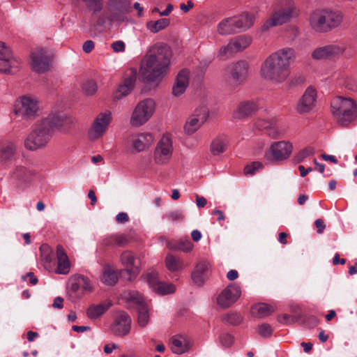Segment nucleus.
<instances>
[{
  "instance_id": "obj_1",
  "label": "nucleus",
  "mask_w": 357,
  "mask_h": 357,
  "mask_svg": "<svg viewBox=\"0 0 357 357\" xmlns=\"http://www.w3.org/2000/svg\"><path fill=\"white\" fill-rule=\"evenodd\" d=\"M296 59V50L289 47L280 48L271 53L262 62L261 77L273 84L284 82L291 73V64Z\"/></svg>"
},
{
  "instance_id": "obj_2",
  "label": "nucleus",
  "mask_w": 357,
  "mask_h": 357,
  "mask_svg": "<svg viewBox=\"0 0 357 357\" xmlns=\"http://www.w3.org/2000/svg\"><path fill=\"white\" fill-rule=\"evenodd\" d=\"M172 56L168 45L157 43L151 46L141 63L139 73L143 79L147 82L160 81L169 70Z\"/></svg>"
},
{
  "instance_id": "obj_3",
  "label": "nucleus",
  "mask_w": 357,
  "mask_h": 357,
  "mask_svg": "<svg viewBox=\"0 0 357 357\" xmlns=\"http://www.w3.org/2000/svg\"><path fill=\"white\" fill-rule=\"evenodd\" d=\"M300 10L294 0H277L275 10L261 26L262 31L271 27L282 25L298 16Z\"/></svg>"
},
{
  "instance_id": "obj_4",
  "label": "nucleus",
  "mask_w": 357,
  "mask_h": 357,
  "mask_svg": "<svg viewBox=\"0 0 357 357\" xmlns=\"http://www.w3.org/2000/svg\"><path fill=\"white\" fill-rule=\"evenodd\" d=\"M331 113L338 125L345 127L357 116V104L351 98L336 96L331 102Z\"/></svg>"
},
{
  "instance_id": "obj_5",
  "label": "nucleus",
  "mask_w": 357,
  "mask_h": 357,
  "mask_svg": "<svg viewBox=\"0 0 357 357\" xmlns=\"http://www.w3.org/2000/svg\"><path fill=\"white\" fill-rule=\"evenodd\" d=\"M46 120L38 121L33 130L24 141V146L29 151H36L45 148L53 136V130Z\"/></svg>"
},
{
  "instance_id": "obj_6",
  "label": "nucleus",
  "mask_w": 357,
  "mask_h": 357,
  "mask_svg": "<svg viewBox=\"0 0 357 357\" xmlns=\"http://www.w3.org/2000/svg\"><path fill=\"white\" fill-rule=\"evenodd\" d=\"M174 147L169 134H164L158 141L153 152V162L157 166H166L172 159Z\"/></svg>"
},
{
  "instance_id": "obj_7",
  "label": "nucleus",
  "mask_w": 357,
  "mask_h": 357,
  "mask_svg": "<svg viewBox=\"0 0 357 357\" xmlns=\"http://www.w3.org/2000/svg\"><path fill=\"white\" fill-rule=\"evenodd\" d=\"M40 110L38 99L31 95L20 97L15 102L13 113L16 116L23 119H34Z\"/></svg>"
},
{
  "instance_id": "obj_8",
  "label": "nucleus",
  "mask_w": 357,
  "mask_h": 357,
  "mask_svg": "<svg viewBox=\"0 0 357 357\" xmlns=\"http://www.w3.org/2000/svg\"><path fill=\"white\" fill-rule=\"evenodd\" d=\"M155 110V103L153 99L146 98L139 102L132 111L130 123L134 127L144 125L153 116Z\"/></svg>"
},
{
  "instance_id": "obj_9",
  "label": "nucleus",
  "mask_w": 357,
  "mask_h": 357,
  "mask_svg": "<svg viewBox=\"0 0 357 357\" xmlns=\"http://www.w3.org/2000/svg\"><path fill=\"white\" fill-rule=\"evenodd\" d=\"M292 151L293 144L290 142H274L266 151L264 158L269 162H281L287 160Z\"/></svg>"
},
{
  "instance_id": "obj_10",
  "label": "nucleus",
  "mask_w": 357,
  "mask_h": 357,
  "mask_svg": "<svg viewBox=\"0 0 357 357\" xmlns=\"http://www.w3.org/2000/svg\"><path fill=\"white\" fill-rule=\"evenodd\" d=\"M111 120L112 113L109 111L98 114L88 130L89 138L96 140L102 137L105 134Z\"/></svg>"
},
{
  "instance_id": "obj_11",
  "label": "nucleus",
  "mask_w": 357,
  "mask_h": 357,
  "mask_svg": "<svg viewBox=\"0 0 357 357\" xmlns=\"http://www.w3.org/2000/svg\"><path fill=\"white\" fill-rule=\"evenodd\" d=\"M208 116L209 110L206 106H201L195 109L184 126L185 132L188 135L195 133L206 121Z\"/></svg>"
},
{
  "instance_id": "obj_12",
  "label": "nucleus",
  "mask_w": 357,
  "mask_h": 357,
  "mask_svg": "<svg viewBox=\"0 0 357 357\" xmlns=\"http://www.w3.org/2000/svg\"><path fill=\"white\" fill-rule=\"evenodd\" d=\"M252 42L250 36L242 35L232 38L229 43L220 47L218 56L225 59L228 55L241 52L246 49Z\"/></svg>"
},
{
  "instance_id": "obj_13",
  "label": "nucleus",
  "mask_w": 357,
  "mask_h": 357,
  "mask_svg": "<svg viewBox=\"0 0 357 357\" xmlns=\"http://www.w3.org/2000/svg\"><path fill=\"white\" fill-rule=\"evenodd\" d=\"M248 65L239 61L229 65L225 70V76L231 84L236 86L243 83L247 77Z\"/></svg>"
},
{
  "instance_id": "obj_14",
  "label": "nucleus",
  "mask_w": 357,
  "mask_h": 357,
  "mask_svg": "<svg viewBox=\"0 0 357 357\" xmlns=\"http://www.w3.org/2000/svg\"><path fill=\"white\" fill-rule=\"evenodd\" d=\"M142 278L158 294H167L175 291L174 285L159 281L158 273L154 271L144 273Z\"/></svg>"
},
{
  "instance_id": "obj_15",
  "label": "nucleus",
  "mask_w": 357,
  "mask_h": 357,
  "mask_svg": "<svg viewBox=\"0 0 357 357\" xmlns=\"http://www.w3.org/2000/svg\"><path fill=\"white\" fill-rule=\"evenodd\" d=\"M240 287L236 284H229L217 298L218 305L222 308H227L233 305L241 296Z\"/></svg>"
},
{
  "instance_id": "obj_16",
  "label": "nucleus",
  "mask_w": 357,
  "mask_h": 357,
  "mask_svg": "<svg viewBox=\"0 0 357 357\" xmlns=\"http://www.w3.org/2000/svg\"><path fill=\"white\" fill-rule=\"evenodd\" d=\"M19 64L10 48L0 41V73H9L13 68H18Z\"/></svg>"
},
{
  "instance_id": "obj_17",
  "label": "nucleus",
  "mask_w": 357,
  "mask_h": 357,
  "mask_svg": "<svg viewBox=\"0 0 357 357\" xmlns=\"http://www.w3.org/2000/svg\"><path fill=\"white\" fill-rule=\"evenodd\" d=\"M120 261L129 275V280L136 278L140 272V261L134 253L128 250L123 252L120 256Z\"/></svg>"
},
{
  "instance_id": "obj_18",
  "label": "nucleus",
  "mask_w": 357,
  "mask_h": 357,
  "mask_svg": "<svg viewBox=\"0 0 357 357\" xmlns=\"http://www.w3.org/2000/svg\"><path fill=\"white\" fill-rule=\"evenodd\" d=\"M131 329V319L125 312L116 313L112 326V333L119 337L127 335Z\"/></svg>"
},
{
  "instance_id": "obj_19",
  "label": "nucleus",
  "mask_w": 357,
  "mask_h": 357,
  "mask_svg": "<svg viewBox=\"0 0 357 357\" xmlns=\"http://www.w3.org/2000/svg\"><path fill=\"white\" fill-rule=\"evenodd\" d=\"M137 79V71L135 69H130L124 75L122 83H121L114 93V99L119 100L128 95L133 89Z\"/></svg>"
},
{
  "instance_id": "obj_20",
  "label": "nucleus",
  "mask_w": 357,
  "mask_h": 357,
  "mask_svg": "<svg viewBox=\"0 0 357 357\" xmlns=\"http://www.w3.org/2000/svg\"><path fill=\"white\" fill-rule=\"evenodd\" d=\"M108 10L110 12L109 19L112 21H123L124 15L130 11V4L126 1L109 0Z\"/></svg>"
},
{
  "instance_id": "obj_21",
  "label": "nucleus",
  "mask_w": 357,
  "mask_h": 357,
  "mask_svg": "<svg viewBox=\"0 0 357 357\" xmlns=\"http://www.w3.org/2000/svg\"><path fill=\"white\" fill-rule=\"evenodd\" d=\"M51 58L46 50L40 49L31 54V68L37 73H44L50 67Z\"/></svg>"
},
{
  "instance_id": "obj_22",
  "label": "nucleus",
  "mask_w": 357,
  "mask_h": 357,
  "mask_svg": "<svg viewBox=\"0 0 357 357\" xmlns=\"http://www.w3.org/2000/svg\"><path fill=\"white\" fill-rule=\"evenodd\" d=\"M317 96L316 89L312 86H308L298 102L297 111L301 114L310 112L315 106Z\"/></svg>"
},
{
  "instance_id": "obj_23",
  "label": "nucleus",
  "mask_w": 357,
  "mask_h": 357,
  "mask_svg": "<svg viewBox=\"0 0 357 357\" xmlns=\"http://www.w3.org/2000/svg\"><path fill=\"white\" fill-rule=\"evenodd\" d=\"M259 109L257 101L245 100L241 102L232 112L234 119H244L254 114Z\"/></svg>"
},
{
  "instance_id": "obj_24",
  "label": "nucleus",
  "mask_w": 357,
  "mask_h": 357,
  "mask_svg": "<svg viewBox=\"0 0 357 357\" xmlns=\"http://www.w3.org/2000/svg\"><path fill=\"white\" fill-rule=\"evenodd\" d=\"M42 120H46L49 123L50 128L53 130L54 128L65 130L73 123L72 118L62 112L51 113Z\"/></svg>"
},
{
  "instance_id": "obj_25",
  "label": "nucleus",
  "mask_w": 357,
  "mask_h": 357,
  "mask_svg": "<svg viewBox=\"0 0 357 357\" xmlns=\"http://www.w3.org/2000/svg\"><path fill=\"white\" fill-rule=\"evenodd\" d=\"M17 146L13 141H2L0 142V164L5 165L10 162L17 155Z\"/></svg>"
},
{
  "instance_id": "obj_26",
  "label": "nucleus",
  "mask_w": 357,
  "mask_h": 357,
  "mask_svg": "<svg viewBox=\"0 0 357 357\" xmlns=\"http://www.w3.org/2000/svg\"><path fill=\"white\" fill-rule=\"evenodd\" d=\"M153 141L154 137L151 132L138 133L132 137V146L135 151L141 152L148 149Z\"/></svg>"
},
{
  "instance_id": "obj_27",
  "label": "nucleus",
  "mask_w": 357,
  "mask_h": 357,
  "mask_svg": "<svg viewBox=\"0 0 357 357\" xmlns=\"http://www.w3.org/2000/svg\"><path fill=\"white\" fill-rule=\"evenodd\" d=\"M56 261L57 266L55 272L58 274H68L70 269V262L66 252L61 245L56 246Z\"/></svg>"
},
{
  "instance_id": "obj_28",
  "label": "nucleus",
  "mask_w": 357,
  "mask_h": 357,
  "mask_svg": "<svg viewBox=\"0 0 357 357\" xmlns=\"http://www.w3.org/2000/svg\"><path fill=\"white\" fill-rule=\"evenodd\" d=\"M210 264L206 261L199 262L192 273V280L198 286L204 284L210 271Z\"/></svg>"
},
{
  "instance_id": "obj_29",
  "label": "nucleus",
  "mask_w": 357,
  "mask_h": 357,
  "mask_svg": "<svg viewBox=\"0 0 357 357\" xmlns=\"http://www.w3.org/2000/svg\"><path fill=\"white\" fill-rule=\"evenodd\" d=\"M324 9L313 11L309 17L310 27L316 32L326 33Z\"/></svg>"
},
{
  "instance_id": "obj_30",
  "label": "nucleus",
  "mask_w": 357,
  "mask_h": 357,
  "mask_svg": "<svg viewBox=\"0 0 357 357\" xmlns=\"http://www.w3.org/2000/svg\"><path fill=\"white\" fill-rule=\"evenodd\" d=\"M189 75L190 72L187 69H183L178 73L172 89L174 96H179L185 91L189 84Z\"/></svg>"
},
{
  "instance_id": "obj_31",
  "label": "nucleus",
  "mask_w": 357,
  "mask_h": 357,
  "mask_svg": "<svg viewBox=\"0 0 357 357\" xmlns=\"http://www.w3.org/2000/svg\"><path fill=\"white\" fill-rule=\"evenodd\" d=\"M324 14L325 16V24L327 32L341 24L343 19V15L341 12L324 9Z\"/></svg>"
},
{
  "instance_id": "obj_32",
  "label": "nucleus",
  "mask_w": 357,
  "mask_h": 357,
  "mask_svg": "<svg viewBox=\"0 0 357 357\" xmlns=\"http://www.w3.org/2000/svg\"><path fill=\"white\" fill-rule=\"evenodd\" d=\"M112 305V303L109 300L98 304L91 305L86 310V315L91 319H98L105 313Z\"/></svg>"
},
{
  "instance_id": "obj_33",
  "label": "nucleus",
  "mask_w": 357,
  "mask_h": 357,
  "mask_svg": "<svg viewBox=\"0 0 357 357\" xmlns=\"http://www.w3.org/2000/svg\"><path fill=\"white\" fill-rule=\"evenodd\" d=\"M36 172L24 167H17L12 173V178L17 180L19 183L24 184L30 183L34 178Z\"/></svg>"
},
{
  "instance_id": "obj_34",
  "label": "nucleus",
  "mask_w": 357,
  "mask_h": 357,
  "mask_svg": "<svg viewBox=\"0 0 357 357\" xmlns=\"http://www.w3.org/2000/svg\"><path fill=\"white\" fill-rule=\"evenodd\" d=\"M233 18L236 30L246 31L252 27L255 22L254 15L248 13H243L240 15L234 16Z\"/></svg>"
},
{
  "instance_id": "obj_35",
  "label": "nucleus",
  "mask_w": 357,
  "mask_h": 357,
  "mask_svg": "<svg viewBox=\"0 0 357 357\" xmlns=\"http://www.w3.org/2000/svg\"><path fill=\"white\" fill-rule=\"evenodd\" d=\"M229 145L228 138L225 135H218L211 142L210 151L213 155L223 153Z\"/></svg>"
},
{
  "instance_id": "obj_36",
  "label": "nucleus",
  "mask_w": 357,
  "mask_h": 357,
  "mask_svg": "<svg viewBox=\"0 0 357 357\" xmlns=\"http://www.w3.org/2000/svg\"><path fill=\"white\" fill-rule=\"evenodd\" d=\"M119 275L113 266L106 264L103 266L100 281L106 285H114L118 281Z\"/></svg>"
},
{
  "instance_id": "obj_37",
  "label": "nucleus",
  "mask_w": 357,
  "mask_h": 357,
  "mask_svg": "<svg viewBox=\"0 0 357 357\" xmlns=\"http://www.w3.org/2000/svg\"><path fill=\"white\" fill-rule=\"evenodd\" d=\"M40 261L46 269L51 268L54 261L53 249L47 244H43L40 247Z\"/></svg>"
},
{
  "instance_id": "obj_38",
  "label": "nucleus",
  "mask_w": 357,
  "mask_h": 357,
  "mask_svg": "<svg viewBox=\"0 0 357 357\" xmlns=\"http://www.w3.org/2000/svg\"><path fill=\"white\" fill-rule=\"evenodd\" d=\"M124 298L128 305L135 307L137 310L147 305L142 294L136 291H128L125 292Z\"/></svg>"
},
{
  "instance_id": "obj_39",
  "label": "nucleus",
  "mask_w": 357,
  "mask_h": 357,
  "mask_svg": "<svg viewBox=\"0 0 357 357\" xmlns=\"http://www.w3.org/2000/svg\"><path fill=\"white\" fill-rule=\"evenodd\" d=\"M189 347L188 341L185 337L176 335L171 340V350L176 354H181L185 352Z\"/></svg>"
},
{
  "instance_id": "obj_40",
  "label": "nucleus",
  "mask_w": 357,
  "mask_h": 357,
  "mask_svg": "<svg viewBox=\"0 0 357 357\" xmlns=\"http://www.w3.org/2000/svg\"><path fill=\"white\" fill-rule=\"evenodd\" d=\"M326 46L328 59L329 60L337 59L340 56H344L347 48V45L342 43L329 44L326 45Z\"/></svg>"
},
{
  "instance_id": "obj_41",
  "label": "nucleus",
  "mask_w": 357,
  "mask_h": 357,
  "mask_svg": "<svg viewBox=\"0 0 357 357\" xmlns=\"http://www.w3.org/2000/svg\"><path fill=\"white\" fill-rule=\"evenodd\" d=\"M275 308L273 305L259 303L252 307V314L258 317H266L271 314Z\"/></svg>"
},
{
  "instance_id": "obj_42",
  "label": "nucleus",
  "mask_w": 357,
  "mask_h": 357,
  "mask_svg": "<svg viewBox=\"0 0 357 357\" xmlns=\"http://www.w3.org/2000/svg\"><path fill=\"white\" fill-rule=\"evenodd\" d=\"M233 17L222 20L218 26V32L221 35H229L236 31Z\"/></svg>"
},
{
  "instance_id": "obj_43",
  "label": "nucleus",
  "mask_w": 357,
  "mask_h": 357,
  "mask_svg": "<svg viewBox=\"0 0 357 357\" xmlns=\"http://www.w3.org/2000/svg\"><path fill=\"white\" fill-rule=\"evenodd\" d=\"M128 243V237L124 234H113L106 237L102 243L105 245H117L123 247Z\"/></svg>"
},
{
  "instance_id": "obj_44",
  "label": "nucleus",
  "mask_w": 357,
  "mask_h": 357,
  "mask_svg": "<svg viewBox=\"0 0 357 357\" xmlns=\"http://www.w3.org/2000/svg\"><path fill=\"white\" fill-rule=\"evenodd\" d=\"M165 265L167 268L170 271H178L181 270L183 266V261L175 256L169 254L165 259Z\"/></svg>"
},
{
  "instance_id": "obj_45",
  "label": "nucleus",
  "mask_w": 357,
  "mask_h": 357,
  "mask_svg": "<svg viewBox=\"0 0 357 357\" xmlns=\"http://www.w3.org/2000/svg\"><path fill=\"white\" fill-rule=\"evenodd\" d=\"M170 20L167 18H162L157 21L147 22L146 27L152 33H157L169 25Z\"/></svg>"
},
{
  "instance_id": "obj_46",
  "label": "nucleus",
  "mask_w": 357,
  "mask_h": 357,
  "mask_svg": "<svg viewBox=\"0 0 357 357\" xmlns=\"http://www.w3.org/2000/svg\"><path fill=\"white\" fill-rule=\"evenodd\" d=\"M314 149L312 146H308L301 149L294 155V160L296 162L299 163L304 161L306 158L314 154Z\"/></svg>"
},
{
  "instance_id": "obj_47",
  "label": "nucleus",
  "mask_w": 357,
  "mask_h": 357,
  "mask_svg": "<svg viewBox=\"0 0 357 357\" xmlns=\"http://www.w3.org/2000/svg\"><path fill=\"white\" fill-rule=\"evenodd\" d=\"M77 284L83 291L88 293H91L95 289L94 285L90 279L84 275H79L77 278Z\"/></svg>"
},
{
  "instance_id": "obj_48",
  "label": "nucleus",
  "mask_w": 357,
  "mask_h": 357,
  "mask_svg": "<svg viewBox=\"0 0 357 357\" xmlns=\"http://www.w3.org/2000/svg\"><path fill=\"white\" fill-rule=\"evenodd\" d=\"M138 312L137 323L142 328L145 327L149 321V309L147 305L137 310Z\"/></svg>"
},
{
  "instance_id": "obj_49",
  "label": "nucleus",
  "mask_w": 357,
  "mask_h": 357,
  "mask_svg": "<svg viewBox=\"0 0 357 357\" xmlns=\"http://www.w3.org/2000/svg\"><path fill=\"white\" fill-rule=\"evenodd\" d=\"M193 244L188 239L185 241L181 240L174 245H169V248L171 250L182 251L184 252H190L193 249Z\"/></svg>"
},
{
  "instance_id": "obj_50",
  "label": "nucleus",
  "mask_w": 357,
  "mask_h": 357,
  "mask_svg": "<svg viewBox=\"0 0 357 357\" xmlns=\"http://www.w3.org/2000/svg\"><path fill=\"white\" fill-rule=\"evenodd\" d=\"M276 119H277L275 117L273 116L259 118L256 121L255 126L257 129L266 131L268 129V128L273 125V123L276 121Z\"/></svg>"
},
{
  "instance_id": "obj_51",
  "label": "nucleus",
  "mask_w": 357,
  "mask_h": 357,
  "mask_svg": "<svg viewBox=\"0 0 357 357\" xmlns=\"http://www.w3.org/2000/svg\"><path fill=\"white\" fill-rule=\"evenodd\" d=\"M82 91L86 96H93L96 93V91L98 90L97 84L93 80L85 81L82 84Z\"/></svg>"
},
{
  "instance_id": "obj_52",
  "label": "nucleus",
  "mask_w": 357,
  "mask_h": 357,
  "mask_svg": "<svg viewBox=\"0 0 357 357\" xmlns=\"http://www.w3.org/2000/svg\"><path fill=\"white\" fill-rule=\"evenodd\" d=\"M311 56L313 59H315V60L328 59V53H327V46L324 45V46L318 47L315 48L312 51V52L311 54Z\"/></svg>"
},
{
  "instance_id": "obj_53",
  "label": "nucleus",
  "mask_w": 357,
  "mask_h": 357,
  "mask_svg": "<svg viewBox=\"0 0 357 357\" xmlns=\"http://www.w3.org/2000/svg\"><path fill=\"white\" fill-rule=\"evenodd\" d=\"M242 320V317L236 312L228 313L223 318L225 322L234 326L240 324Z\"/></svg>"
},
{
  "instance_id": "obj_54",
  "label": "nucleus",
  "mask_w": 357,
  "mask_h": 357,
  "mask_svg": "<svg viewBox=\"0 0 357 357\" xmlns=\"http://www.w3.org/2000/svg\"><path fill=\"white\" fill-rule=\"evenodd\" d=\"M266 133L272 139H278L282 136V130L279 128L277 119L271 126L268 128Z\"/></svg>"
},
{
  "instance_id": "obj_55",
  "label": "nucleus",
  "mask_w": 357,
  "mask_h": 357,
  "mask_svg": "<svg viewBox=\"0 0 357 357\" xmlns=\"http://www.w3.org/2000/svg\"><path fill=\"white\" fill-rule=\"evenodd\" d=\"M88 7L93 10V15L100 12L102 8V0H83Z\"/></svg>"
},
{
  "instance_id": "obj_56",
  "label": "nucleus",
  "mask_w": 357,
  "mask_h": 357,
  "mask_svg": "<svg viewBox=\"0 0 357 357\" xmlns=\"http://www.w3.org/2000/svg\"><path fill=\"white\" fill-rule=\"evenodd\" d=\"M219 341L222 346L230 347L234 343V337L227 333H224L219 336Z\"/></svg>"
},
{
  "instance_id": "obj_57",
  "label": "nucleus",
  "mask_w": 357,
  "mask_h": 357,
  "mask_svg": "<svg viewBox=\"0 0 357 357\" xmlns=\"http://www.w3.org/2000/svg\"><path fill=\"white\" fill-rule=\"evenodd\" d=\"M263 167L260 162H253L250 165H248L244 169V173L247 175H253L256 171L261 169Z\"/></svg>"
},
{
  "instance_id": "obj_58",
  "label": "nucleus",
  "mask_w": 357,
  "mask_h": 357,
  "mask_svg": "<svg viewBox=\"0 0 357 357\" xmlns=\"http://www.w3.org/2000/svg\"><path fill=\"white\" fill-rule=\"evenodd\" d=\"M257 330L259 334L264 337H270L273 332V329L271 325L268 324H262L259 325Z\"/></svg>"
},
{
  "instance_id": "obj_59",
  "label": "nucleus",
  "mask_w": 357,
  "mask_h": 357,
  "mask_svg": "<svg viewBox=\"0 0 357 357\" xmlns=\"http://www.w3.org/2000/svg\"><path fill=\"white\" fill-rule=\"evenodd\" d=\"M166 216L168 220L172 221L181 220L184 218V215L181 211H171L168 213Z\"/></svg>"
},
{
  "instance_id": "obj_60",
  "label": "nucleus",
  "mask_w": 357,
  "mask_h": 357,
  "mask_svg": "<svg viewBox=\"0 0 357 357\" xmlns=\"http://www.w3.org/2000/svg\"><path fill=\"white\" fill-rule=\"evenodd\" d=\"M111 47L113 49V51L116 53L123 52L126 49V45L122 40H117L114 42L111 45Z\"/></svg>"
},
{
  "instance_id": "obj_61",
  "label": "nucleus",
  "mask_w": 357,
  "mask_h": 357,
  "mask_svg": "<svg viewBox=\"0 0 357 357\" xmlns=\"http://www.w3.org/2000/svg\"><path fill=\"white\" fill-rule=\"evenodd\" d=\"M348 79L349 75L345 72L340 71L336 73V79L337 80L340 84L347 86Z\"/></svg>"
},
{
  "instance_id": "obj_62",
  "label": "nucleus",
  "mask_w": 357,
  "mask_h": 357,
  "mask_svg": "<svg viewBox=\"0 0 357 357\" xmlns=\"http://www.w3.org/2000/svg\"><path fill=\"white\" fill-rule=\"evenodd\" d=\"M93 41L89 40L84 42L82 46L83 51L86 53H90L94 48Z\"/></svg>"
},
{
  "instance_id": "obj_63",
  "label": "nucleus",
  "mask_w": 357,
  "mask_h": 357,
  "mask_svg": "<svg viewBox=\"0 0 357 357\" xmlns=\"http://www.w3.org/2000/svg\"><path fill=\"white\" fill-rule=\"evenodd\" d=\"M116 220L118 223L123 224L129 220V217L126 213L121 212L116 215Z\"/></svg>"
},
{
  "instance_id": "obj_64",
  "label": "nucleus",
  "mask_w": 357,
  "mask_h": 357,
  "mask_svg": "<svg viewBox=\"0 0 357 357\" xmlns=\"http://www.w3.org/2000/svg\"><path fill=\"white\" fill-rule=\"evenodd\" d=\"M278 320L282 324H290L293 321V318L290 315L284 314L278 316Z\"/></svg>"
}]
</instances>
